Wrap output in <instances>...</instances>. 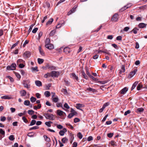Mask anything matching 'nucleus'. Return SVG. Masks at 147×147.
I'll use <instances>...</instances> for the list:
<instances>
[{
    "label": "nucleus",
    "mask_w": 147,
    "mask_h": 147,
    "mask_svg": "<svg viewBox=\"0 0 147 147\" xmlns=\"http://www.w3.org/2000/svg\"><path fill=\"white\" fill-rule=\"evenodd\" d=\"M44 116H45L47 118V117H48V118L50 120H54L55 119V116L53 114L46 113L44 114Z\"/></svg>",
    "instance_id": "obj_1"
},
{
    "label": "nucleus",
    "mask_w": 147,
    "mask_h": 147,
    "mask_svg": "<svg viewBox=\"0 0 147 147\" xmlns=\"http://www.w3.org/2000/svg\"><path fill=\"white\" fill-rule=\"evenodd\" d=\"M16 65L15 63H12L10 66L9 65L7 67L6 70H13L16 69Z\"/></svg>",
    "instance_id": "obj_2"
},
{
    "label": "nucleus",
    "mask_w": 147,
    "mask_h": 147,
    "mask_svg": "<svg viewBox=\"0 0 147 147\" xmlns=\"http://www.w3.org/2000/svg\"><path fill=\"white\" fill-rule=\"evenodd\" d=\"M30 82V81L28 80H24L23 81L22 84L25 88L28 89L30 87V85L29 84Z\"/></svg>",
    "instance_id": "obj_3"
},
{
    "label": "nucleus",
    "mask_w": 147,
    "mask_h": 147,
    "mask_svg": "<svg viewBox=\"0 0 147 147\" xmlns=\"http://www.w3.org/2000/svg\"><path fill=\"white\" fill-rule=\"evenodd\" d=\"M119 15L117 13H115L112 16L111 20L112 22H117L118 20Z\"/></svg>",
    "instance_id": "obj_4"
},
{
    "label": "nucleus",
    "mask_w": 147,
    "mask_h": 147,
    "mask_svg": "<svg viewBox=\"0 0 147 147\" xmlns=\"http://www.w3.org/2000/svg\"><path fill=\"white\" fill-rule=\"evenodd\" d=\"M51 74V77H58L60 75V73L59 72L55 71H52Z\"/></svg>",
    "instance_id": "obj_5"
},
{
    "label": "nucleus",
    "mask_w": 147,
    "mask_h": 147,
    "mask_svg": "<svg viewBox=\"0 0 147 147\" xmlns=\"http://www.w3.org/2000/svg\"><path fill=\"white\" fill-rule=\"evenodd\" d=\"M137 70L136 69H135L134 71H131L129 74L127 78H130L136 74Z\"/></svg>",
    "instance_id": "obj_6"
},
{
    "label": "nucleus",
    "mask_w": 147,
    "mask_h": 147,
    "mask_svg": "<svg viewBox=\"0 0 147 147\" xmlns=\"http://www.w3.org/2000/svg\"><path fill=\"white\" fill-rule=\"evenodd\" d=\"M110 104V103L109 102H106L103 105L102 108L100 109L99 110V112L100 113H102L104 109H105L106 107L108 106Z\"/></svg>",
    "instance_id": "obj_7"
},
{
    "label": "nucleus",
    "mask_w": 147,
    "mask_h": 147,
    "mask_svg": "<svg viewBox=\"0 0 147 147\" xmlns=\"http://www.w3.org/2000/svg\"><path fill=\"white\" fill-rule=\"evenodd\" d=\"M46 67L48 69H50L51 70H56V68L55 66L50 65L49 64H47L46 65Z\"/></svg>",
    "instance_id": "obj_8"
},
{
    "label": "nucleus",
    "mask_w": 147,
    "mask_h": 147,
    "mask_svg": "<svg viewBox=\"0 0 147 147\" xmlns=\"http://www.w3.org/2000/svg\"><path fill=\"white\" fill-rule=\"evenodd\" d=\"M84 107V105L83 104H76V107L77 109L83 111V110L82 109H81V108Z\"/></svg>",
    "instance_id": "obj_9"
},
{
    "label": "nucleus",
    "mask_w": 147,
    "mask_h": 147,
    "mask_svg": "<svg viewBox=\"0 0 147 147\" xmlns=\"http://www.w3.org/2000/svg\"><path fill=\"white\" fill-rule=\"evenodd\" d=\"M45 47L49 49H52L54 48L53 45L51 44H45Z\"/></svg>",
    "instance_id": "obj_10"
},
{
    "label": "nucleus",
    "mask_w": 147,
    "mask_h": 147,
    "mask_svg": "<svg viewBox=\"0 0 147 147\" xmlns=\"http://www.w3.org/2000/svg\"><path fill=\"white\" fill-rule=\"evenodd\" d=\"M128 90V88L125 87L120 90L119 92L120 94H125Z\"/></svg>",
    "instance_id": "obj_11"
},
{
    "label": "nucleus",
    "mask_w": 147,
    "mask_h": 147,
    "mask_svg": "<svg viewBox=\"0 0 147 147\" xmlns=\"http://www.w3.org/2000/svg\"><path fill=\"white\" fill-rule=\"evenodd\" d=\"M31 55L30 52L27 51H26L24 53V56L26 58L29 57Z\"/></svg>",
    "instance_id": "obj_12"
},
{
    "label": "nucleus",
    "mask_w": 147,
    "mask_h": 147,
    "mask_svg": "<svg viewBox=\"0 0 147 147\" xmlns=\"http://www.w3.org/2000/svg\"><path fill=\"white\" fill-rule=\"evenodd\" d=\"M67 131L66 128H64L62 130H61L59 132V134L61 136H63L64 135V134Z\"/></svg>",
    "instance_id": "obj_13"
},
{
    "label": "nucleus",
    "mask_w": 147,
    "mask_h": 147,
    "mask_svg": "<svg viewBox=\"0 0 147 147\" xmlns=\"http://www.w3.org/2000/svg\"><path fill=\"white\" fill-rule=\"evenodd\" d=\"M70 76H71V77L74 80H76L77 81L78 80V78L77 76L75 73H73L71 74Z\"/></svg>",
    "instance_id": "obj_14"
},
{
    "label": "nucleus",
    "mask_w": 147,
    "mask_h": 147,
    "mask_svg": "<svg viewBox=\"0 0 147 147\" xmlns=\"http://www.w3.org/2000/svg\"><path fill=\"white\" fill-rule=\"evenodd\" d=\"M147 25V24L143 23H141L139 24L138 27L140 28H142L146 27Z\"/></svg>",
    "instance_id": "obj_15"
},
{
    "label": "nucleus",
    "mask_w": 147,
    "mask_h": 147,
    "mask_svg": "<svg viewBox=\"0 0 147 147\" xmlns=\"http://www.w3.org/2000/svg\"><path fill=\"white\" fill-rule=\"evenodd\" d=\"M82 77L86 80H88V77L85 74V72L83 70L81 71Z\"/></svg>",
    "instance_id": "obj_16"
},
{
    "label": "nucleus",
    "mask_w": 147,
    "mask_h": 147,
    "mask_svg": "<svg viewBox=\"0 0 147 147\" xmlns=\"http://www.w3.org/2000/svg\"><path fill=\"white\" fill-rule=\"evenodd\" d=\"M64 52L66 54H69L70 52V49L68 47H66L64 49Z\"/></svg>",
    "instance_id": "obj_17"
},
{
    "label": "nucleus",
    "mask_w": 147,
    "mask_h": 147,
    "mask_svg": "<svg viewBox=\"0 0 147 147\" xmlns=\"http://www.w3.org/2000/svg\"><path fill=\"white\" fill-rule=\"evenodd\" d=\"M0 134L2 135L1 136V138L4 137L5 135V131L2 129H0Z\"/></svg>",
    "instance_id": "obj_18"
},
{
    "label": "nucleus",
    "mask_w": 147,
    "mask_h": 147,
    "mask_svg": "<svg viewBox=\"0 0 147 147\" xmlns=\"http://www.w3.org/2000/svg\"><path fill=\"white\" fill-rule=\"evenodd\" d=\"M35 84L38 86L40 87L42 86V83L39 80L35 81Z\"/></svg>",
    "instance_id": "obj_19"
},
{
    "label": "nucleus",
    "mask_w": 147,
    "mask_h": 147,
    "mask_svg": "<svg viewBox=\"0 0 147 147\" xmlns=\"http://www.w3.org/2000/svg\"><path fill=\"white\" fill-rule=\"evenodd\" d=\"M119 71V73L120 74H121L123 72L125 71V66L124 65H122L121 69Z\"/></svg>",
    "instance_id": "obj_20"
},
{
    "label": "nucleus",
    "mask_w": 147,
    "mask_h": 147,
    "mask_svg": "<svg viewBox=\"0 0 147 147\" xmlns=\"http://www.w3.org/2000/svg\"><path fill=\"white\" fill-rule=\"evenodd\" d=\"M57 114L59 116H61L63 115V113L65 114V113L63 111L59 110H57Z\"/></svg>",
    "instance_id": "obj_21"
},
{
    "label": "nucleus",
    "mask_w": 147,
    "mask_h": 147,
    "mask_svg": "<svg viewBox=\"0 0 147 147\" xmlns=\"http://www.w3.org/2000/svg\"><path fill=\"white\" fill-rule=\"evenodd\" d=\"M43 137L46 142H49L51 141L50 138L48 137L47 135H44L43 136Z\"/></svg>",
    "instance_id": "obj_22"
},
{
    "label": "nucleus",
    "mask_w": 147,
    "mask_h": 147,
    "mask_svg": "<svg viewBox=\"0 0 147 147\" xmlns=\"http://www.w3.org/2000/svg\"><path fill=\"white\" fill-rule=\"evenodd\" d=\"M20 93L21 94V96H23L26 95V91L25 90H22L20 91Z\"/></svg>",
    "instance_id": "obj_23"
},
{
    "label": "nucleus",
    "mask_w": 147,
    "mask_h": 147,
    "mask_svg": "<svg viewBox=\"0 0 147 147\" xmlns=\"http://www.w3.org/2000/svg\"><path fill=\"white\" fill-rule=\"evenodd\" d=\"M39 51L41 55L43 56L45 55V53L44 52L43 50L41 48L40 46L39 47Z\"/></svg>",
    "instance_id": "obj_24"
},
{
    "label": "nucleus",
    "mask_w": 147,
    "mask_h": 147,
    "mask_svg": "<svg viewBox=\"0 0 147 147\" xmlns=\"http://www.w3.org/2000/svg\"><path fill=\"white\" fill-rule=\"evenodd\" d=\"M1 98L3 99H10L12 98L11 97L9 96H4L1 97Z\"/></svg>",
    "instance_id": "obj_25"
},
{
    "label": "nucleus",
    "mask_w": 147,
    "mask_h": 147,
    "mask_svg": "<svg viewBox=\"0 0 147 147\" xmlns=\"http://www.w3.org/2000/svg\"><path fill=\"white\" fill-rule=\"evenodd\" d=\"M59 100V99L57 96L52 98V100L53 102L55 103L58 102Z\"/></svg>",
    "instance_id": "obj_26"
},
{
    "label": "nucleus",
    "mask_w": 147,
    "mask_h": 147,
    "mask_svg": "<svg viewBox=\"0 0 147 147\" xmlns=\"http://www.w3.org/2000/svg\"><path fill=\"white\" fill-rule=\"evenodd\" d=\"M138 82L136 81L133 84L131 88V90H133V89H134V88H135V87H136V86L138 84Z\"/></svg>",
    "instance_id": "obj_27"
},
{
    "label": "nucleus",
    "mask_w": 147,
    "mask_h": 147,
    "mask_svg": "<svg viewBox=\"0 0 147 147\" xmlns=\"http://www.w3.org/2000/svg\"><path fill=\"white\" fill-rule=\"evenodd\" d=\"M53 18H51L47 22L46 25H50L53 22Z\"/></svg>",
    "instance_id": "obj_28"
},
{
    "label": "nucleus",
    "mask_w": 147,
    "mask_h": 147,
    "mask_svg": "<svg viewBox=\"0 0 147 147\" xmlns=\"http://www.w3.org/2000/svg\"><path fill=\"white\" fill-rule=\"evenodd\" d=\"M87 90L90 92H96V90L95 89H93L91 88H89L87 89Z\"/></svg>",
    "instance_id": "obj_29"
},
{
    "label": "nucleus",
    "mask_w": 147,
    "mask_h": 147,
    "mask_svg": "<svg viewBox=\"0 0 147 147\" xmlns=\"http://www.w3.org/2000/svg\"><path fill=\"white\" fill-rule=\"evenodd\" d=\"M139 30V29L138 28L135 27L132 30L131 32H133L134 34H136L137 32V31Z\"/></svg>",
    "instance_id": "obj_30"
},
{
    "label": "nucleus",
    "mask_w": 147,
    "mask_h": 147,
    "mask_svg": "<svg viewBox=\"0 0 147 147\" xmlns=\"http://www.w3.org/2000/svg\"><path fill=\"white\" fill-rule=\"evenodd\" d=\"M36 121L34 119L32 120L31 121L30 124L29 125V126H32L34 125L36 123Z\"/></svg>",
    "instance_id": "obj_31"
},
{
    "label": "nucleus",
    "mask_w": 147,
    "mask_h": 147,
    "mask_svg": "<svg viewBox=\"0 0 147 147\" xmlns=\"http://www.w3.org/2000/svg\"><path fill=\"white\" fill-rule=\"evenodd\" d=\"M44 59L38 58V63L39 64H41L42 63L44 62Z\"/></svg>",
    "instance_id": "obj_32"
},
{
    "label": "nucleus",
    "mask_w": 147,
    "mask_h": 147,
    "mask_svg": "<svg viewBox=\"0 0 147 147\" xmlns=\"http://www.w3.org/2000/svg\"><path fill=\"white\" fill-rule=\"evenodd\" d=\"M144 111V109L143 108H138L136 112L137 113L142 112Z\"/></svg>",
    "instance_id": "obj_33"
},
{
    "label": "nucleus",
    "mask_w": 147,
    "mask_h": 147,
    "mask_svg": "<svg viewBox=\"0 0 147 147\" xmlns=\"http://www.w3.org/2000/svg\"><path fill=\"white\" fill-rule=\"evenodd\" d=\"M53 122L50 121L48 122H45V124L49 127H50L51 126V123H52Z\"/></svg>",
    "instance_id": "obj_34"
},
{
    "label": "nucleus",
    "mask_w": 147,
    "mask_h": 147,
    "mask_svg": "<svg viewBox=\"0 0 147 147\" xmlns=\"http://www.w3.org/2000/svg\"><path fill=\"white\" fill-rule=\"evenodd\" d=\"M45 95L46 97H48L50 95V92L48 91H46L45 92Z\"/></svg>",
    "instance_id": "obj_35"
},
{
    "label": "nucleus",
    "mask_w": 147,
    "mask_h": 147,
    "mask_svg": "<svg viewBox=\"0 0 147 147\" xmlns=\"http://www.w3.org/2000/svg\"><path fill=\"white\" fill-rule=\"evenodd\" d=\"M77 137L80 139H81L83 137V135L81 132H79L77 134Z\"/></svg>",
    "instance_id": "obj_36"
},
{
    "label": "nucleus",
    "mask_w": 147,
    "mask_h": 147,
    "mask_svg": "<svg viewBox=\"0 0 147 147\" xmlns=\"http://www.w3.org/2000/svg\"><path fill=\"white\" fill-rule=\"evenodd\" d=\"M142 85L140 83H139L137 86V89L138 90H140V88L142 87Z\"/></svg>",
    "instance_id": "obj_37"
},
{
    "label": "nucleus",
    "mask_w": 147,
    "mask_h": 147,
    "mask_svg": "<svg viewBox=\"0 0 147 147\" xmlns=\"http://www.w3.org/2000/svg\"><path fill=\"white\" fill-rule=\"evenodd\" d=\"M68 141V139L66 138L65 137L63 138L61 140V141L63 143H65Z\"/></svg>",
    "instance_id": "obj_38"
},
{
    "label": "nucleus",
    "mask_w": 147,
    "mask_h": 147,
    "mask_svg": "<svg viewBox=\"0 0 147 147\" xmlns=\"http://www.w3.org/2000/svg\"><path fill=\"white\" fill-rule=\"evenodd\" d=\"M30 100L33 103L36 100V99L35 98L32 96L30 98Z\"/></svg>",
    "instance_id": "obj_39"
},
{
    "label": "nucleus",
    "mask_w": 147,
    "mask_h": 147,
    "mask_svg": "<svg viewBox=\"0 0 147 147\" xmlns=\"http://www.w3.org/2000/svg\"><path fill=\"white\" fill-rule=\"evenodd\" d=\"M55 33V31L54 30H53L51 32L49 35L50 36H52L54 35Z\"/></svg>",
    "instance_id": "obj_40"
},
{
    "label": "nucleus",
    "mask_w": 147,
    "mask_h": 147,
    "mask_svg": "<svg viewBox=\"0 0 147 147\" xmlns=\"http://www.w3.org/2000/svg\"><path fill=\"white\" fill-rule=\"evenodd\" d=\"M56 106L58 107H61L63 109V108L62 106V104L61 103H57L56 104Z\"/></svg>",
    "instance_id": "obj_41"
},
{
    "label": "nucleus",
    "mask_w": 147,
    "mask_h": 147,
    "mask_svg": "<svg viewBox=\"0 0 147 147\" xmlns=\"http://www.w3.org/2000/svg\"><path fill=\"white\" fill-rule=\"evenodd\" d=\"M19 42V41H18L15 44H13V45L11 46V49H13L14 47H16L18 44Z\"/></svg>",
    "instance_id": "obj_42"
},
{
    "label": "nucleus",
    "mask_w": 147,
    "mask_h": 147,
    "mask_svg": "<svg viewBox=\"0 0 147 147\" xmlns=\"http://www.w3.org/2000/svg\"><path fill=\"white\" fill-rule=\"evenodd\" d=\"M9 139L10 140H13L15 139L14 136L13 135H11L9 137Z\"/></svg>",
    "instance_id": "obj_43"
},
{
    "label": "nucleus",
    "mask_w": 147,
    "mask_h": 147,
    "mask_svg": "<svg viewBox=\"0 0 147 147\" xmlns=\"http://www.w3.org/2000/svg\"><path fill=\"white\" fill-rule=\"evenodd\" d=\"M6 78L9 79L11 82H13L14 81L13 78L10 76H7Z\"/></svg>",
    "instance_id": "obj_44"
},
{
    "label": "nucleus",
    "mask_w": 147,
    "mask_h": 147,
    "mask_svg": "<svg viewBox=\"0 0 147 147\" xmlns=\"http://www.w3.org/2000/svg\"><path fill=\"white\" fill-rule=\"evenodd\" d=\"M30 102L28 100H25L24 102V105L26 106H28L29 105Z\"/></svg>",
    "instance_id": "obj_45"
},
{
    "label": "nucleus",
    "mask_w": 147,
    "mask_h": 147,
    "mask_svg": "<svg viewBox=\"0 0 147 147\" xmlns=\"http://www.w3.org/2000/svg\"><path fill=\"white\" fill-rule=\"evenodd\" d=\"M38 128H39V127L37 126H34V127H33L30 128L29 129V130L30 131H31V130H32L33 129H38Z\"/></svg>",
    "instance_id": "obj_46"
},
{
    "label": "nucleus",
    "mask_w": 147,
    "mask_h": 147,
    "mask_svg": "<svg viewBox=\"0 0 147 147\" xmlns=\"http://www.w3.org/2000/svg\"><path fill=\"white\" fill-rule=\"evenodd\" d=\"M34 111L32 110H28V113L29 115H32L34 114Z\"/></svg>",
    "instance_id": "obj_47"
},
{
    "label": "nucleus",
    "mask_w": 147,
    "mask_h": 147,
    "mask_svg": "<svg viewBox=\"0 0 147 147\" xmlns=\"http://www.w3.org/2000/svg\"><path fill=\"white\" fill-rule=\"evenodd\" d=\"M34 134L33 132H29L27 134V136L30 137H33L34 136Z\"/></svg>",
    "instance_id": "obj_48"
},
{
    "label": "nucleus",
    "mask_w": 147,
    "mask_h": 147,
    "mask_svg": "<svg viewBox=\"0 0 147 147\" xmlns=\"http://www.w3.org/2000/svg\"><path fill=\"white\" fill-rule=\"evenodd\" d=\"M50 39L49 38H47L46 39L45 41V44H50Z\"/></svg>",
    "instance_id": "obj_49"
},
{
    "label": "nucleus",
    "mask_w": 147,
    "mask_h": 147,
    "mask_svg": "<svg viewBox=\"0 0 147 147\" xmlns=\"http://www.w3.org/2000/svg\"><path fill=\"white\" fill-rule=\"evenodd\" d=\"M29 41L28 40H26L24 42V43L23 44V45L22 46L24 48V47H25L26 45L27 44H28L29 43Z\"/></svg>",
    "instance_id": "obj_50"
},
{
    "label": "nucleus",
    "mask_w": 147,
    "mask_h": 147,
    "mask_svg": "<svg viewBox=\"0 0 147 147\" xmlns=\"http://www.w3.org/2000/svg\"><path fill=\"white\" fill-rule=\"evenodd\" d=\"M127 9L126 5L124 6L123 7L121 8L120 9V11L122 12Z\"/></svg>",
    "instance_id": "obj_51"
},
{
    "label": "nucleus",
    "mask_w": 147,
    "mask_h": 147,
    "mask_svg": "<svg viewBox=\"0 0 147 147\" xmlns=\"http://www.w3.org/2000/svg\"><path fill=\"white\" fill-rule=\"evenodd\" d=\"M22 119L24 121L25 123H27L28 122V120L24 116L22 117Z\"/></svg>",
    "instance_id": "obj_52"
},
{
    "label": "nucleus",
    "mask_w": 147,
    "mask_h": 147,
    "mask_svg": "<svg viewBox=\"0 0 147 147\" xmlns=\"http://www.w3.org/2000/svg\"><path fill=\"white\" fill-rule=\"evenodd\" d=\"M45 7H47L48 8L50 7V4L48 2H46L45 3Z\"/></svg>",
    "instance_id": "obj_53"
},
{
    "label": "nucleus",
    "mask_w": 147,
    "mask_h": 147,
    "mask_svg": "<svg viewBox=\"0 0 147 147\" xmlns=\"http://www.w3.org/2000/svg\"><path fill=\"white\" fill-rule=\"evenodd\" d=\"M64 107L67 109H69L70 108L69 106L68 105V104L66 103H65L64 104Z\"/></svg>",
    "instance_id": "obj_54"
},
{
    "label": "nucleus",
    "mask_w": 147,
    "mask_h": 147,
    "mask_svg": "<svg viewBox=\"0 0 147 147\" xmlns=\"http://www.w3.org/2000/svg\"><path fill=\"white\" fill-rule=\"evenodd\" d=\"M102 25H100L99 27L96 30L94 31V32H98L102 27Z\"/></svg>",
    "instance_id": "obj_55"
},
{
    "label": "nucleus",
    "mask_w": 147,
    "mask_h": 147,
    "mask_svg": "<svg viewBox=\"0 0 147 147\" xmlns=\"http://www.w3.org/2000/svg\"><path fill=\"white\" fill-rule=\"evenodd\" d=\"M80 121V119L78 118H75L74 119V122L75 123H76Z\"/></svg>",
    "instance_id": "obj_56"
},
{
    "label": "nucleus",
    "mask_w": 147,
    "mask_h": 147,
    "mask_svg": "<svg viewBox=\"0 0 147 147\" xmlns=\"http://www.w3.org/2000/svg\"><path fill=\"white\" fill-rule=\"evenodd\" d=\"M6 117L4 116H1L0 120L2 121H4L6 120Z\"/></svg>",
    "instance_id": "obj_57"
},
{
    "label": "nucleus",
    "mask_w": 147,
    "mask_h": 147,
    "mask_svg": "<svg viewBox=\"0 0 147 147\" xmlns=\"http://www.w3.org/2000/svg\"><path fill=\"white\" fill-rule=\"evenodd\" d=\"M38 28H34L33 30H32V32L33 33H36V32L38 30Z\"/></svg>",
    "instance_id": "obj_58"
},
{
    "label": "nucleus",
    "mask_w": 147,
    "mask_h": 147,
    "mask_svg": "<svg viewBox=\"0 0 147 147\" xmlns=\"http://www.w3.org/2000/svg\"><path fill=\"white\" fill-rule=\"evenodd\" d=\"M42 32L41 31L38 34V39H40V37L42 36Z\"/></svg>",
    "instance_id": "obj_59"
},
{
    "label": "nucleus",
    "mask_w": 147,
    "mask_h": 147,
    "mask_svg": "<svg viewBox=\"0 0 147 147\" xmlns=\"http://www.w3.org/2000/svg\"><path fill=\"white\" fill-rule=\"evenodd\" d=\"M25 62L23 60L21 59H18L17 61V64L20 63H22Z\"/></svg>",
    "instance_id": "obj_60"
},
{
    "label": "nucleus",
    "mask_w": 147,
    "mask_h": 147,
    "mask_svg": "<svg viewBox=\"0 0 147 147\" xmlns=\"http://www.w3.org/2000/svg\"><path fill=\"white\" fill-rule=\"evenodd\" d=\"M66 125L67 126L69 127L71 129H74L73 127L69 123H66Z\"/></svg>",
    "instance_id": "obj_61"
},
{
    "label": "nucleus",
    "mask_w": 147,
    "mask_h": 147,
    "mask_svg": "<svg viewBox=\"0 0 147 147\" xmlns=\"http://www.w3.org/2000/svg\"><path fill=\"white\" fill-rule=\"evenodd\" d=\"M131 111L130 110H128L125 111L124 114V115L125 116L127 115L128 114H129Z\"/></svg>",
    "instance_id": "obj_62"
},
{
    "label": "nucleus",
    "mask_w": 147,
    "mask_h": 147,
    "mask_svg": "<svg viewBox=\"0 0 147 147\" xmlns=\"http://www.w3.org/2000/svg\"><path fill=\"white\" fill-rule=\"evenodd\" d=\"M90 77L92 78L93 80L97 82L98 80V79L97 78H95L92 76H91Z\"/></svg>",
    "instance_id": "obj_63"
},
{
    "label": "nucleus",
    "mask_w": 147,
    "mask_h": 147,
    "mask_svg": "<svg viewBox=\"0 0 147 147\" xmlns=\"http://www.w3.org/2000/svg\"><path fill=\"white\" fill-rule=\"evenodd\" d=\"M77 142H74L72 145V147H77Z\"/></svg>",
    "instance_id": "obj_64"
}]
</instances>
